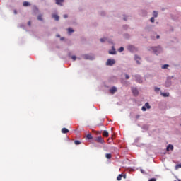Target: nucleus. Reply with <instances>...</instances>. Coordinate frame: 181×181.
<instances>
[{
	"label": "nucleus",
	"instance_id": "nucleus-1",
	"mask_svg": "<svg viewBox=\"0 0 181 181\" xmlns=\"http://www.w3.org/2000/svg\"><path fill=\"white\" fill-rule=\"evenodd\" d=\"M132 90L134 95H138L139 92H138V89H136V88H132Z\"/></svg>",
	"mask_w": 181,
	"mask_h": 181
},
{
	"label": "nucleus",
	"instance_id": "nucleus-2",
	"mask_svg": "<svg viewBox=\"0 0 181 181\" xmlns=\"http://www.w3.org/2000/svg\"><path fill=\"white\" fill-rule=\"evenodd\" d=\"M135 77H136V81H137V83H142V78H141V76H135Z\"/></svg>",
	"mask_w": 181,
	"mask_h": 181
},
{
	"label": "nucleus",
	"instance_id": "nucleus-3",
	"mask_svg": "<svg viewBox=\"0 0 181 181\" xmlns=\"http://www.w3.org/2000/svg\"><path fill=\"white\" fill-rule=\"evenodd\" d=\"M167 152H169V151H173V145L172 144H169L168 146H167Z\"/></svg>",
	"mask_w": 181,
	"mask_h": 181
},
{
	"label": "nucleus",
	"instance_id": "nucleus-4",
	"mask_svg": "<svg viewBox=\"0 0 181 181\" xmlns=\"http://www.w3.org/2000/svg\"><path fill=\"white\" fill-rule=\"evenodd\" d=\"M134 59H135V60H136L137 64H141V62H139V60H141V57H138V56L136 55L135 57H134Z\"/></svg>",
	"mask_w": 181,
	"mask_h": 181
},
{
	"label": "nucleus",
	"instance_id": "nucleus-5",
	"mask_svg": "<svg viewBox=\"0 0 181 181\" xmlns=\"http://www.w3.org/2000/svg\"><path fill=\"white\" fill-rule=\"evenodd\" d=\"M64 2V0H56L57 5H61Z\"/></svg>",
	"mask_w": 181,
	"mask_h": 181
},
{
	"label": "nucleus",
	"instance_id": "nucleus-6",
	"mask_svg": "<svg viewBox=\"0 0 181 181\" xmlns=\"http://www.w3.org/2000/svg\"><path fill=\"white\" fill-rule=\"evenodd\" d=\"M52 18H53L54 19H55L56 21H59V19H60V17H59V16L57 15V14H53V15H52Z\"/></svg>",
	"mask_w": 181,
	"mask_h": 181
},
{
	"label": "nucleus",
	"instance_id": "nucleus-7",
	"mask_svg": "<svg viewBox=\"0 0 181 181\" xmlns=\"http://www.w3.org/2000/svg\"><path fill=\"white\" fill-rule=\"evenodd\" d=\"M30 3L28 1H24L23 3V6H30Z\"/></svg>",
	"mask_w": 181,
	"mask_h": 181
},
{
	"label": "nucleus",
	"instance_id": "nucleus-8",
	"mask_svg": "<svg viewBox=\"0 0 181 181\" xmlns=\"http://www.w3.org/2000/svg\"><path fill=\"white\" fill-rule=\"evenodd\" d=\"M147 110H151V105H149L148 103H146L144 106Z\"/></svg>",
	"mask_w": 181,
	"mask_h": 181
},
{
	"label": "nucleus",
	"instance_id": "nucleus-9",
	"mask_svg": "<svg viewBox=\"0 0 181 181\" xmlns=\"http://www.w3.org/2000/svg\"><path fill=\"white\" fill-rule=\"evenodd\" d=\"M163 97H169V93H161Z\"/></svg>",
	"mask_w": 181,
	"mask_h": 181
},
{
	"label": "nucleus",
	"instance_id": "nucleus-10",
	"mask_svg": "<svg viewBox=\"0 0 181 181\" xmlns=\"http://www.w3.org/2000/svg\"><path fill=\"white\" fill-rule=\"evenodd\" d=\"M124 175H122V174H119L118 176H117V180H121V179H122V177H123Z\"/></svg>",
	"mask_w": 181,
	"mask_h": 181
},
{
	"label": "nucleus",
	"instance_id": "nucleus-11",
	"mask_svg": "<svg viewBox=\"0 0 181 181\" xmlns=\"http://www.w3.org/2000/svg\"><path fill=\"white\" fill-rule=\"evenodd\" d=\"M42 16L41 14L38 15L37 16V20L38 21H43Z\"/></svg>",
	"mask_w": 181,
	"mask_h": 181
},
{
	"label": "nucleus",
	"instance_id": "nucleus-12",
	"mask_svg": "<svg viewBox=\"0 0 181 181\" xmlns=\"http://www.w3.org/2000/svg\"><path fill=\"white\" fill-rule=\"evenodd\" d=\"M74 32V30L73 28H68V33H73Z\"/></svg>",
	"mask_w": 181,
	"mask_h": 181
},
{
	"label": "nucleus",
	"instance_id": "nucleus-13",
	"mask_svg": "<svg viewBox=\"0 0 181 181\" xmlns=\"http://www.w3.org/2000/svg\"><path fill=\"white\" fill-rule=\"evenodd\" d=\"M153 15L154 18H158V11H153Z\"/></svg>",
	"mask_w": 181,
	"mask_h": 181
},
{
	"label": "nucleus",
	"instance_id": "nucleus-14",
	"mask_svg": "<svg viewBox=\"0 0 181 181\" xmlns=\"http://www.w3.org/2000/svg\"><path fill=\"white\" fill-rule=\"evenodd\" d=\"M168 67H169V64H164L161 66V69H166Z\"/></svg>",
	"mask_w": 181,
	"mask_h": 181
},
{
	"label": "nucleus",
	"instance_id": "nucleus-15",
	"mask_svg": "<svg viewBox=\"0 0 181 181\" xmlns=\"http://www.w3.org/2000/svg\"><path fill=\"white\" fill-rule=\"evenodd\" d=\"M154 90L156 93H158V91H160V88L156 87Z\"/></svg>",
	"mask_w": 181,
	"mask_h": 181
},
{
	"label": "nucleus",
	"instance_id": "nucleus-16",
	"mask_svg": "<svg viewBox=\"0 0 181 181\" xmlns=\"http://www.w3.org/2000/svg\"><path fill=\"white\" fill-rule=\"evenodd\" d=\"M124 37H125V39H129V35L125 34Z\"/></svg>",
	"mask_w": 181,
	"mask_h": 181
},
{
	"label": "nucleus",
	"instance_id": "nucleus-17",
	"mask_svg": "<svg viewBox=\"0 0 181 181\" xmlns=\"http://www.w3.org/2000/svg\"><path fill=\"white\" fill-rule=\"evenodd\" d=\"M100 41L102 42V43H104V42H105V38H101L100 40Z\"/></svg>",
	"mask_w": 181,
	"mask_h": 181
},
{
	"label": "nucleus",
	"instance_id": "nucleus-18",
	"mask_svg": "<svg viewBox=\"0 0 181 181\" xmlns=\"http://www.w3.org/2000/svg\"><path fill=\"white\" fill-rule=\"evenodd\" d=\"M133 49H135V47L134 46L129 47V50H132Z\"/></svg>",
	"mask_w": 181,
	"mask_h": 181
},
{
	"label": "nucleus",
	"instance_id": "nucleus-19",
	"mask_svg": "<svg viewBox=\"0 0 181 181\" xmlns=\"http://www.w3.org/2000/svg\"><path fill=\"white\" fill-rule=\"evenodd\" d=\"M152 49L153 50V52H156V50H158V47H154L152 48Z\"/></svg>",
	"mask_w": 181,
	"mask_h": 181
},
{
	"label": "nucleus",
	"instance_id": "nucleus-20",
	"mask_svg": "<svg viewBox=\"0 0 181 181\" xmlns=\"http://www.w3.org/2000/svg\"><path fill=\"white\" fill-rule=\"evenodd\" d=\"M119 52H124V48L123 47H121L119 49Z\"/></svg>",
	"mask_w": 181,
	"mask_h": 181
},
{
	"label": "nucleus",
	"instance_id": "nucleus-21",
	"mask_svg": "<svg viewBox=\"0 0 181 181\" xmlns=\"http://www.w3.org/2000/svg\"><path fill=\"white\" fill-rule=\"evenodd\" d=\"M125 78L126 80L129 79V76L128 74H125Z\"/></svg>",
	"mask_w": 181,
	"mask_h": 181
},
{
	"label": "nucleus",
	"instance_id": "nucleus-22",
	"mask_svg": "<svg viewBox=\"0 0 181 181\" xmlns=\"http://www.w3.org/2000/svg\"><path fill=\"white\" fill-rule=\"evenodd\" d=\"M142 111H146V107L145 106H143L141 107Z\"/></svg>",
	"mask_w": 181,
	"mask_h": 181
},
{
	"label": "nucleus",
	"instance_id": "nucleus-23",
	"mask_svg": "<svg viewBox=\"0 0 181 181\" xmlns=\"http://www.w3.org/2000/svg\"><path fill=\"white\" fill-rule=\"evenodd\" d=\"M150 21L151 22H155V18L152 17Z\"/></svg>",
	"mask_w": 181,
	"mask_h": 181
},
{
	"label": "nucleus",
	"instance_id": "nucleus-24",
	"mask_svg": "<svg viewBox=\"0 0 181 181\" xmlns=\"http://www.w3.org/2000/svg\"><path fill=\"white\" fill-rule=\"evenodd\" d=\"M179 168H181V164H178L176 165V169H179Z\"/></svg>",
	"mask_w": 181,
	"mask_h": 181
},
{
	"label": "nucleus",
	"instance_id": "nucleus-25",
	"mask_svg": "<svg viewBox=\"0 0 181 181\" xmlns=\"http://www.w3.org/2000/svg\"><path fill=\"white\" fill-rule=\"evenodd\" d=\"M148 181H156V178H151Z\"/></svg>",
	"mask_w": 181,
	"mask_h": 181
},
{
	"label": "nucleus",
	"instance_id": "nucleus-26",
	"mask_svg": "<svg viewBox=\"0 0 181 181\" xmlns=\"http://www.w3.org/2000/svg\"><path fill=\"white\" fill-rule=\"evenodd\" d=\"M28 26H31L32 23H31L30 21H28Z\"/></svg>",
	"mask_w": 181,
	"mask_h": 181
},
{
	"label": "nucleus",
	"instance_id": "nucleus-27",
	"mask_svg": "<svg viewBox=\"0 0 181 181\" xmlns=\"http://www.w3.org/2000/svg\"><path fill=\"white\" fill-rule=\"evenodd\" d=\"M64 18L66 19V18H68V16H67V14H64Z\"/></svg>",
	"mask_w": 181,
	"mask_h": 181
},
{
	"label": "nucleus",
	"instance_id": "nucleus-28",
	"mask_svg": "<svg viewBox=\"0 0 181 181\" xmlns=\"http://www.w3.org/2000/svg\"><path fill=\"white\" fill-rule=\"evenodd\" d=\"M123 28L124 29H127L128 28V25H124Z\"/></svg>",
	"mask_w": 181,
	"mask_h": 181
},
{
	"label": "nucleus",
	"instance_id": "nucleus-29",
	"mask_svg": "<svg viewBox=\"0 0 181 181\" xmlns=\"http://www.w3.org/2000/svg\"><path fill=\"white\" fill-rule=\"evenodd\" d=\"M18 13V11L16 10H14V14L16 15Z\"/></svg>",
	"mask_w": 181,
	"mask_h": 181
},
{
	"label": "nucleus",
	"instance_id": "nucleus-30",
	"mask_svg": "<svg viewBox=\"0 0 181 181\" xmlns=\"http://www.w3.org/2000/svg\"><path fill=\"white\" fill-rule=\"evenodd\" d=\"M117 91V88L114 87V93Z\"/></svg>",
	"mask_w": 181,
	"mask_h": 181
},
{
	"label": "nucleus",
	"instance_id": "nucleus-31",
	"mask_svg": "<svg viewBox=\"0 0 181 181\" xmlns=\"http://www.w3.org/2000/svg\"><path fill=\"white\" fill-rule=\"evenodd\" d=\"M160 36L159 35H157L156 36V39H159Z\"/></svg>",
	"mask_w": 181,
	"mask_h": 181
},
{
	"label": "nucleus",
	"instance_id": "nucleus-32",
	"mask_svg": "<svg viewBox=\"0 0 181 181\" xmlns=\"http://www.w3.org/2000/svg\"><path fill=\"white\" fill-rule=\"evenodd\" d=\"M117 54V52L115 50L114 51V54Z\"/></svg>",
	"mask_w": 181,
	"mask_h": 181
},
{
	"label": "nucleus",
	"instance_id": "nucleus-33",
	"mask_svg": "<svg viewBox=\"0 0 181 181\" xmlns=\"http://www.w3.org/2000/svg\"><path fill=\"white\" fill-rule=\"evenodd\" d=\"M124 21H127V18H124Z\"/></svg>",
	"mask_w": 181,
	"mask_h": 181
},
{
	"label": "nucleus",
	"instance_id": "nucleus-34",
	"mask_svg": "<svg viewBox=\"0 0 181 181\" xmlns=\"http://www.w3.org/2000/svg\"><path fill=\"white\" fill-rule=\"evenodd\" d=\"M141 173H144V170H141Z\"/></svg>",
	"mask_w": 181,
	"mask_h": 181
},
{
	"label": "nucleus",
	"instance_id": "nucleus-35",
	"mask_svg": "<svg viewBox=\"0 0 181 181\" xmlns=\"http://www.w3.org/2000/svg\"><path fill=\"white\" fill-rule=\"evenodd\" d=\"M154 53H156V54H156V51H154Z\"/></svg>",
	"mask_w": 181,
	"mask_h": 181
},
{
	"label": "nucleus",
	"instance_id": "nucleus-36",
	"mask_svg": "<svg viewBox=\"0 0 181 181\" xmlns=\"http://www.w3.org/2000/svg\"><path fill=\"white\" fill-rule=\"evenodd\" d=\"M57 37H60V35H57Z\"/></svg>",
	"mask_w": 181,
	"mask_h": 181
},
{
	"label": "nucleus",
	"instance_id": "nucleus-37",
	"mask_svg": "<svg viewBox=\"0 0 181 181\" xmlns=\"http://www.w3.org/2000/svg\"><path fill=\"white\" fill-rule=\"evenodd\" d=\"M125 177H126L125 175H124V179H125Z\"/></svg>",
	"mask_w": 181,
	"mask_h": 181
}]
</instances>
